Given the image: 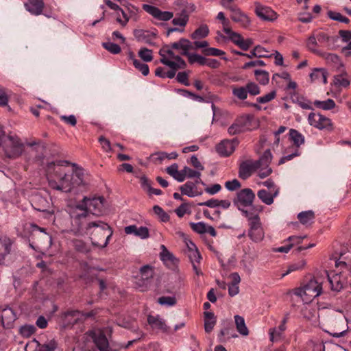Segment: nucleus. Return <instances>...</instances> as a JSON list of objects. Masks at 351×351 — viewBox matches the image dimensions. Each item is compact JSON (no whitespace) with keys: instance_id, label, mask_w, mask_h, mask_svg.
<instances>
[{"instance_id":"obj_1","label":"nucleus","mask_w":351,"mask_h":351,"mask_svg":"<svg viewBox=\"0 0 351 351\" xmlns=\"http://www.w3.org/2000/svg\"><path fill=\"white\" fill-rule=\"evenodd\" d=\"M62 163L69 164L66 160L58 161L57 163L50 162L47 165V179L49 186L55 190L64 193H70L77 187H83L88 184L83 169H76L73 173H63L60 166Z\"/></svg>"},{"instance_id":"obj_2","label":"nucleus","mask_w":351,"mask_h":351,"mask_svg":"<svg viewBox=\"0 0 351 351\" xmlns=\"http://www.w3.org/2000/svg\"><path fill=\"white\" fill-rule=\"evenodd\" d=\"M71 218V230L75 234H90L92 243L94 245L105 247L107 246V241L105 243H100L97 234L102 233L104 236L106 234L108 238L112 236L113 231L108 223L101 221H91V215L90 213L69 212Z\"/></svg>"},{"instance_id":"obj_3","label":"nucleus","mask_w":351,"mask_h":351,"mask_svg":"<svg viewBox=\"0 0 351 351\" xmlns=\"http://www.w3.org/2000/svg\"><path fill=\"white\" fill-rule=\"evenodd\" d=\"M350 253H351V246ZM346 259L347 257H346L345 254L343 253H341L338 259H335L336 267H340V269H342V271H341L339 273L330 276L328 274L327 271H324L328 281L330 283V289L333 291H340L346 286L348 283L346 272L348 271L350 274H351V261L347 262Z\"/></svg>"},{"instance_id":"obj_4","label":"nucleus","mask_w":351,"mask_h":351,"mask_svg":"<svg viewBox=\"0 0 351 351\" xmlns=\"http://www.w3.org/2000/svg\"><path fill=\"white\" fill-rule=\"evenodd\" d=\"M326 332L334 337H343L348 329L347 319L342 311H335L326 319Z\"/></svg>"},{"instance_id":"obj_5","label":"nucleus","mask_w":351,"mask_h":351,"mask_svg":"<svg viewBox=\"0 0 351 351\" xmlns=\"http://www.w3.org/2000/svg\"><path fill=\"white\" fill-rule=\"evenodd\" d=\"M322 282H319L317 278H313L310 280L303 287L296 289L294 293L301 297L306 302H311L322 293Z\"/></svg>"},{"instance_id":"obj_6","label":"nucleus","mask_w":351,"mask_h":351,"mask_svg":"<svg viewBox=\"0 0 351 351\" xmlns=\"http://www.w3.org/2000/svg\"><path fill=\"white\" fill-rule=\"evenodd\" d=\"M3 149L7 158L15 159L22 154L24 145L17 136L9 135L3 140Z\"/></svg>"},{"instance_id":"obj_7","label":"nucleus","mask_w":351,"mask_h":351,"mask_svg":"<svg viewBox=\"0 0 351 351\" xmlns=\"http://www.w3.org/2000/svg\"><path fill=\"white\" fill-rule=\"evenodd\" d=\"M254 116L250 114L241 115L235 119L232 124L228 128L230 135H237L254 128Z\"/></svg>"},{"instance_id":"obj_8","label":"nucleus","mask_w":351,"mask_h":351,"mask_svg":"<svg viewBox=\"0 0 351 351\" xmlns=\"http://www.w3.org/2000/svg\"><path fill=\"white\" fill-rule=\"evenodd\" d=\"M84 336L87 340H92L99 351H114L110 347L108 340L101 329L88 330Z\"/></svg>"},{"instance_id":"obj_9","label":"nucleus","mask_w":351,"mask_h":351,"mask_svg":"<svg viewBox=\"0 0 351 351\" xmlns=\"http://www.w3.org/2000/svg\"><path fill=\"white\" fill-rule=\"evenodd\" d=\"M222 6L231 12L230 18L234 22L239 23L244 28L250 25V20L249 17L237 5H228L223 1L222 2Z\"/></svg>"},{"instance_id":"obj_10","label":"nucleus","mask_w":351,"mask_h":351,"mask_svg":"<svg viewBox=\"0 0 351 351\" xmlns=\"http://www.w3.org/2000/svg\"><path fill=\"white\" fill-rule=\"evenodd\" d=\"M308 121L311 126L320 130L331 131L332 130L331 120L321 114L311 112L308 117Z\"/></svg>"},{"instance_id":"obj_11","label":"nucleus","mask_w":351,"mask_h":351,"mask_svg":"<svg viewBox=\"0 0 351 351\" xmlns=\"http://www.w3.org/2000/svg\"><path fill=\"white\" fill-rule=\"evenodd\" d=\"M255 197V194L251 189H243L237 193L236 197L233 199V203L237 207L241 206L243 207L252 206Z\"/></svg>"},{"instance_id":"obj_12","label":"nucleus","mask_w":351,"mask_h":351,"mask_svg":"<svg viewBox=\"0 0 351 351\" xmlns=\"http://www.w3.org/2000/svg\"><path fill=\"white\" fill-rule=\"evenodd\" d=\"M248 237L255 243L261 242L265 237V232L260 218L255 219V221L248 223Z\"/></svg>"},{"instance_id":"obj_13","label":"nucleus","mask_w":351,"mask_h":351,"mask_svg":"<svg viewBox=\"0 0 351 351\" xmlns=\"http://www.w3.org/2000/svg\"><path fill=\"white\" fill-rule=\"evenodd\" d=\"M154 276L153 267L147 265L140 269V278L136 282V285L141 288V291H144Z\"/></svg>"},{"instance_id":"obj_14","label":"nucleus","mask_w":351,"mask_h":351,"mask_svg":"<svg viewBox=\"0 0 351 351\" xmlns=\"http://www.w3.org/2000/svg\"><path fill=\"white\" fill-rule=\"evenodd\" d=\"M239 141L237 138L232 140L225 139L219 143L217 147V153L221 156H229L233 153Z\"/></svg>"},{"instance_id":"obj_15","label":"nucleus","mask_w":351,"mask_h":351,"mask_svg":"<svg viewBox=\"0 0 351 351\" xmlns=\"http://www.w3.org/2000/svg\"><path fill=\"white\" fill-rule=\"evenodd\" d=\"M142 8L146 12L160 21H167L173 16V12L162 11L159 8L149 4H143Z\"/></svg>"},{"instance_id":"obj_16","label":"nucleus","mask_w":351,"mask_h":351,"mask_svg":"<svg viewBox=\"0 0 351 351\" xmlns=\"http://www.w3.org/2000/svg\"><path fill=\"white\" fill-rule=\"evenodd\" d=\"M255 13L264 21H273L277 19V14L273 10L258 2L255 3Z\"/></svg>"},{"instance_id":"obj_17","label":"nucleus","mask_w":351,"mask_h":351,"mask_svg":"<svg viewBox=\"0 0 351 351\" xmlns=\"http://www.w3.org/2000/svg\"><path fill=\"white\" fill-rule=\"evenodd\" d=\"M258 167L253 160H245L241 163L239 169V176L245 180L251 176L253 171L258 169Z\"/></svg>"},{"instance_id":"obj_18","label":"nucleus","mask_w":351,"mask_h":351,"mask_svg":"<svg viewBox=\"0 0 351 351\" xmlns=\"http://www.w3.org/2000/svg\"><path fill=\"white\" fill-rule=\"evenodd\" d=\"M2 325L5 328H10L16 319V315L10 307L0 308Z\"/></svg>"},{"instance_id":"obj_19","label":"nucleus","mask_w":351,"mask_h":351,"mask_svg":"<svg viewBox=\"0 0 351 351\" xmlns=\"http://www.w3.org/2000/svg\"><path fill=\"white\" fill-rule=\"evenodd\" d=\"M134 36L138 42L144 43L149 45H154V40L156 38V34L145 31L143 29H136L134 32Z\"/></svg>"},{"instance_id":"obj_20","label":"nucleus","mask_w":351,"mask_h":351,"mask_svg":"<svg viewBox=\"0 0 351 351\" xmlns=\"http://www.w3.org/2000/svg\"><path fill=\"white\" fill-rule=\"evenodd\" d=\"M105 199L103 197L89 198V212L90 215H101L104 207Z\"/></svg>"},{"instance_id":"obj_21","label":"nucleus","mask_w":351,"mask_h":351,"mask_svg":"<svg viewBox=\"0 0 351 351\" xmlns=\"http://www.w3.org/2000/svg\"><path fill=\"white\" fill-rule=\"evenodd\" d=\"M279 193L278 189H274L273 191H268L266 189H261L257 193L258 197L266 205H271L274 203V198Z\"/></svg>"},{"instance_id":"obj_22","label":"nucleus","mask_w":351,"mask_h":351,"mask_svg":"<svg viewBox=\"0 0 351 351\" xmlns=\"http://www.w3.org/2000/svg\"><path fill=\"white\" fill-rule=\"evenodd\" d=\"M45 3L43 0H28L25 7L31 14L40 15L44 9Z\"/></svg>"},{"instance_id":"obj_23","label":"nucleus","mask_w":351,"mask_h":351,"mask_svg":"<svg viewBox=\"0 0 351 351\" xmlns=\"http://www.w3.org/2000/svg\"><path fill=\"white\" fill-rule=\"evenodd\" d=\"M328 73L324 68H315L310 74V77L313 82H322L324 84L327 83Z\"/></svg>"},{"instance_id":"obj_24","label":"nucleus","mask_w":351,"mask_h":351,"mask_svg":"<svg viewBox=\"0 0 351 351\" xmlns=\"http://www.w3.org/2000/svg\"><path fill=\"white\" fill-rule=\"evenodd\" d=\"M97 269L88 267L87 265L84 266V272L80 276L86 284L93 282L95 279H98Z\"/></svg>"},{"instance_id":"obj_25","label":"nucleus","mask_w":351,"mask_h":351,"mask_svg":"<svg viewBox=\"0 0 351 351\" xmlns=\"http://www.w3.org/2000/svg\"><path fill=\"white\" fill-rule=\"evenodd\" d=\"M128 58L132 61L134 67L141 72L144 76H147L149 74V69L148 65L136 59L133 52L130 51L128 53Z\"/></svg>"},{"instance_id":"obj_26","label":"nucleus","mask_w":351,"mask_h":351,"mask_svg":"<svg viewBox=\"0 0 351 351\" xmlns=\"http://www.w3.org/2000/svg\"><path fill=\"white\" fill-rule=\"evenodd\" d=\"M174 60L176 61H172L169 59H160V62L166 66H168L171 69H185L186 67V62L179 56H176Z\"/></svg>"},{"instance_id":"obj_27","label":"nucleus","mask_w":351,"mask_h":351,"mask_svg":"<svg viewBox=\"0 0 351 351\" xmlns=\"http://www.w3.org/2000/svg\"><path fill=\"white\" fill-rule=\"evenodd\" d=\"M180 190L182 195H185L191 197H195L201 194L197 192L196 183H193V182H186L184 185L180 187Z\"/></svg>"},{"instance_id":"obj_28","label":"nucleus","mask_w":351,"mask_h":351,"mask_svg":"<svg viewBox=\"0 0 351 351\" xmlns=\"http://www.w3.org/2000/svg\"><path fill=\"white\" fill-rule=\"evenodd\" d=\"M162 252H160V256L162 261L168 266H175L178 262L176 257L171 253L167 247L164 245H161Z\"/></svg>"},{"instance_id":"obj_29","label":"nucleus","mask_w":351,"mask_h":351,"mask_svg":"<svg viewBox=\"0 0 351 351\" xmlns=\"http://www.w3.org/2000/svg\"><path fill=\"white\" fill-rule=\"evenodd\" d=\"M304 351H325L324 343L319 339H311L306 343Z\"/></svg>"},{"instance_id":"obj_30","label":"nucleus","mask_w":351,"mask_h":351,"mask_svg":"<svg viewBox=\"0 0 351 351\" xmlns=\"http://www.w3.org/2000/svg\"><path fill=\"white\" fill-rule=\"evenodd\" d=\"M216 317L212 312H204V329L207 333L210 332L216 324Z\"/></svg>"},{"instance_id":"obj_31","label":"nucleus","mask_w":351,"mask_h":351,"mask_svg":"<svg viewBox=\"0 0 351 351\" xmlns=\"http://www.w3.org/2000/svg\"><path fill=\"white\" fill-rule=\"evenodd\" d=\"M11 244L9 239H0V265L3 263L5 256L10 252Z\"/></svg>"},{"instance_id":"obj_32","label":"nucleus","mask_w":351,"mask_h":351,"mask_svg":"<svg viewBox=\"0 0 351 351\" xmlns=\"http://www.w3.org/2000/svg\"><path fill=\"white\" fill-rule=\"evenodd\" d=\"M289 137L295 145L294 147H291L292 149H298V147L304 143V136L295 129H291L289 130Z\"/></svg>"},{"instance_id":"obj_33","label":"nucleus","mask_w":351,"mask_h":351,"mask_svg":"<svg viewBox=\"0 0 351 351\" xmlns=\"http://www.w3.org/2000/svg\"><path fill=\"white\" fill-rule=\"evenodd\" d=\"M286 330V326L280 324L278 328H272L269 330V339L271 342H276L281 339L282 334Z\"/></svg>"},{"instance_id":"obj_34","label":"nucleus","mask_w":351,"mask_h":351,"mask_svg":"<svg viewBox=\"0 0 351 351\" xmlns=\"http://www.w3.org/2000/svg\"><path fill=\"white\" fill-rule=\"evenodd\" d=\"M237 331L243 336H247L249 330L246 326L245 319L242 316L237 315L234 317Z\"/></svg>"},{"instance_id":"obj_35","label":"nucleus","mask_w":351,"mask_h":351,"mask_svg":"<svg viewBox=\"0 0 351 351\" xmlns=\"http://www.w3.org/2000/svg\"><path fill=\"white\" fill-rule=\"evenodd\" d=\"M147 322L153 328L160 330H166V324L165 322L158 316L149 315L147 317Z\"/></svg>"},{"instance_id":"obj_36","label":"nucleus","mask_w":351,"mask_h":351,"mask_svg":"<svg viewBox=\"0 0 351 351\" xmlns=\"http://www.w3.org/2000/svg\"><path fill=\"white\" fill-rule=\"evenodd\" d=\"M298 219L303 225L311 223L315 219L314 212L312 210L301 212L298 215Z\"/></svg>"},{"instance_id":"obj_37","label":"nucleus","mask_w":351,"mask_h":351,"mask_svg":"<svg viewBox=\"0 0 351 351\" xmlns=\"http://www.w3.org/2000/svg\"><path fill=\"white\" fill-rule=\"evenodd\" d=\"M272 159V154L271 153L270 149H267L264 152L262 156L260 158L259 160H256L255 162L258 167H261L262 166H269Z\"/></svg>"},{"instance_id":"obj_38","label":"nucleus","mask_w":351,"mask_h":351,"mask_svg":"<svg viewBox=\"0 0 351 351\" xmlns=\"http://www.w3.org/2000/svg\"><path fill=\"white\" fill-rule=\"evenodd\" d=\"M209 29L208 25H202L191 34V38L193 40L200 39L206 37L208 35Z\"/></svg>"},{"instance_id":"obj_39","label":"nucleus","mask_w":351,"mask_h":351,"mask_svg":"<svg viewBox=\"0 0 351 351\" xmlns=\"http://www.w3.org/2000/svg\"><path fill=\"white\" fill-rule=\"evenodd\" d=\"M350 84V81L346 73L337 75L334 77V84L337 86L346 88L349 86Z\"/></svg>"},{"instance_id":"obj_40","label":"nucleus","mask_w":351,"mask_h":351,"mask_svg":"<svg viewBox=\"0 0 351 351\" xmlns=\"http://www.w3.org/2000/svg\"><path fill=\"white\" fill-rule=\"evenodd\" d=\"M317 43L315 34H312L308 38L306 45L311 52L319 55L321 54V51L317 49Z\"/></svg>"},{"instance_id":"obj_41","label":"nucleus","mask_w":351,"mask_h":351,"mask_svg":"<svg viewBox=\"0 0 351 351\" xmlns=\"http://www.w3.org/2000/svg\"><path fill=\"white\" fill-rule=\"evenodd\" d=\"M89 198L84 197L82 202L76 205L73 208L71 209L69 212H76L80 213V212L90 213L89 212Z\"/></svg>"},{"instance_id":"obj_42","label":"nucleus","mask_w":351,"mask_h":351,"mask_svg":"<svg viewBox=\"0 0 351 351\" xmlns=\"http://www.w3.org/2000/svg\"><path fill=\"white\" fill-rule=\"evenodd\" d=\"M314 105L319 108L324 110L333 109L335 107V103L332 99H328L326 101L315 100Z\"/></svg>"},{"instance_id":"obj_43","label":"nucleus","mask_w":351,"mask_h":351,"mask_svg":"<svg viewBox=\"0 0 351 351\" xmlns=\"http://www.w3.org/2000/svg\"><path fill=\"white\" fill-rule=\"evenodd\" d=\"M254 75L257 81L263 85H266L269 82V73L265 70H255Z\"/></svg>"},{"instance_id":"obj_44","label":"nucleus","mask_w":351,"mask_h":351,"mask_svg":"<svg viewBox=\"0 0 351 351\" xmlns=\"http://www.w3.org/2000/svg\"><path fill=\"white\" fill-rule=\"evenodd\" d=\"M186 56L190 64L198 63L199 65H205L206 58L199 54L189 53Z\"/></svg>"},{"instance_id":"obj_45","label":"nucleus","mask_w":351,"mask_h":351,"mask_svg":"<svg viewBox=\"0 0 351 351\" xmlns=\"http://www.w3.org/2000/svg\"><path fill=\"white\" fill-rule=\"evenodd\" d=\"M232 94L234 96L241 100H244L247 97V90L243 86H235L232 88Z\"/></svg>"},{"instance_id":"obj_46","label":"nucleus","mask_w":351,"mask_h":351,"mask_svg":"<svg viewBox=\"0 0 351 351\" xmlns=\"http://www.w3.org/2000/svg\"><path fill=\"white\" fill-rule=\"evenodd\" d=\"M138 55L145 62H150L153 60L152 50L145 47L141 48Z\"/></svg>"},{"instance_id":"obj_47","label":"nucleus","mask_w":351,"mask_h":351,"mask_svg":"<svg viewBox=\"0 0 351 351\" xmlns=\"http://www.w3.org/2000/svg\"><path fill=\"white\" fill-rule=\"evenodd\" d=\"M179 42L180 49L182 50V55L186 56L189 53V50L193 49L192 43L185 38H181Z\"/></svg>"},{"instance_id":"obj_48","label":"nucleus","mask_w":351,"mask_h":351,"mask_svg":"<svg viewBox=\"0 0 351 351\" xmlns=\"http://www.w3.org/2000/svg\"><path fill=\"white\" fill-rule=\"evenodd\" d=\"M328 16L330 19L337 21L339 22H341V23H348L350 22V20L348 18L343 16L339 12L329 11L328 12Z\"/></svg>"},{"instance_id":"obj_49","label":"nucleus","mask_w":351,"mask_h":351,"mask_svg":"<svg viewBox=\"0 0 351 351\" xmlns=\"http://www.w3.org/2000/svg\"><path fill=\"white\" fill-rule=\"evenodd\" d=\"M160 305L172 306L176 304V298L174 296H162L158 299Z\"/></svg>"},{"instance_id":"obj_50","label":"nucleus","mask_w":351,"mask_h":351,"mask_svg":"<svg viewBox=\"0 0 351 351\" xmlns=\"http://www.w3.org/2000/svg\"><path fill=\"white\" fill-rule=\"evenodd\" d=\"M104 49L112 54H118L121 52V47L119 45L112 42H106L102 44Z\"/></svg>"},{"instance_id":"obj_51","label":"nucleus","mask_w":351,"mask_h":351,"mask_svg":"<svg viewBox=\"0 0 351 351\" xmlns=\"http://www.w3.org/2000/svg\"><path fill=\"white\" fill-rule=\"evenodd\" d=\"M36 331V327L33 325H25L20 328V334L24 337H29Z\"/></svg>"},{"instance_id":"obj_52","label":"nucleus","mask_w":351,"mask_h":351,"mask_svg":"<svg viewBox=\"0 0 351 351\" xmlns=\"http://www.w3.org/2000/svg\"><path fill=\"white\" fill-rule=\"evenodd\" d=\"M171 46L165 45L159 51V54L161 56L160 59H167V56H169L171 58L174 59L176 56L174 52L170 48Z\"/></svg>"},{"instance_id":"obj_53","label":"nucleus","mask_w":351,"mask_h":351,"mask_svg":"<svg viewBox=\"0 0 351 351\" xmlns=\"http://www.w3.org/2000/svg\"><path fill=\"white\" fill-rule=\"evenodd\" d=\"M189 20V16L184 10L179 17H176L173 19L172 23L174 25L185 26Z\"/></svg>"},{"instance_id":"obj_54","label":"nucleus","mask_w":351,"mask_h":351,"mask_svg":"<svg viewBox=\"0 0 351 351\" xmlns=\"http://www.w3.org/2000/svg\"><path fill=\"white\" fill-rule=\"evenodd\" d=\"M153 210L156 214L162 221L166 222L169 220V215L159 206L156 205L153 207Z\"/></svg>"},{"instance_id":"obj_55","label":"nucleus","mask_w":351,"mask_h":351,"mask_svg":"<svg viewBox=\"0 0 351 351\" xmlns=\"http://www.w3.org/2000/svg\"><path fill=\"white\" fill-rule=\"evenodd\" d=\"M189 225H190V227L191 228V229L194 232H195L198 234L206 233V225L204 222H198V223L191 222L189 223Z\"/></svg>"},{"instance_id":"obj_56","label":"nucleus","mask_w":351,"mask_h":351,"mask_svg":"<svg viewBox=\"0 0 351 351\" xmlns=\"http://www.w3.org/2000/svg\"><path fill=\"white\" fill-rule=\"evenodd\" d=\"M73 244L76 250L80 252H88V247L86 244L82 240L75 239L73 241Z\"/></svg>"},{"instance_id":"obj_57","label":"nucleus","mask_w":351,"mask_h":351,"mask_svg":"<svg viewBox=\"0 0 351 351\" xmlns=\"http://www.w3.org/2000/svg\"><path fill=\"white\" fill-rule=\"evenodd\" d=\"M241 186L240 182L237 179L229 180L225 182V187L230 191H234Z\"/></svg>"},{"instance_id":"obj_58","label":"nucleus","mask_w":351,"mask_h":351,"mask_svg":"<svg viewBox=\"0 0 351 351\" xmlns=\"http://www.w3.org/2000/svg\"><path fill=\"white\" fill-rule=\"evenodd\" d=\"M305 265L304 261H301L298 263L292 264L289 266L287 271L282 274V277H285L286 275L290 274L292 271L302 269Z\"/></svg>"},{"instance_id":"obj_59","label":"nucleus","mask_w":351,"mask_h":351,"mask_svg":"<svg viewBox=\"0 0 351 351\" xmlns=\"http://www.w3.org/2000/svg\"><path fill=\"white\" fill-rule=\"evenodd\" d=\"M189 73H191L190 71L179 72L177 75L176 80H178V82H180L185 86H189L190 83L188 80V77H189Z\"/></svg>"},{"instance_id":"obj_60","label":"nucleus","mask_w":351,"mask_h":351,"mask_svg":"<svg viewBox=\"0 0 351 351\" xmlns=\"http://www.w3.org/2000/svg\"><path fill=\"white\" fill-rule=\"evenodd\" d=\"M203 52L206 56H221L225 54L223 51L214 47L206 48L203 51Z\"/></svg>"},{"instance_id":"obj_61","label":"nucleus","mask_w":351,"mask_h":351,"mask_svg":"<svg viewBox=\"0 0 351 351\" xmlns=\"http://www.w3.org/2000/svg\"><path fill=\"white\" fill-rule=\"evenodd\" d=\"M319 55L323 57L328 62H333L337 64L339 62L338 56L335 53H324L321 51V54Z\"/></svg>"},{"instance_id":"obj_62","label":"nucleus","mask_w":351,"mask_h":351,"mask_svg":"<svg viewBox=\"0 0 351 351\" xmlns=\"http://www.w3.org/2000/svg\"><path fill=\"white\" fill-rule=\"evenodd\" d=\"M57 344L55 341H50L49 343L39 346L36 351H54Z\"/></svg>"},{"instance_id":"obj_63","label":"nucleus","mask_w":351,"mask_h":351,"mask_svg":"<svg viewBox=\"0 0 351 351\" xmlns=\"http://www.w3.org/2000/svg\"><path fill=\"white\" fill-rule=\"evenodd\" d=\"M183 172L185 174L186 178H194L195 177L201 176V172L199 171L193 170L186 166L183 168Z\"/></svg>"},{"instance_id":"obj_64","label":"nucleus","mask_w":351,"mask_h":351,"mask_svg":"<svg viewBox=\"0 0 351 351\" xmlns=\"http://www.w3.org/2000/svg\"><path fill=\"white\" fill-rule=\"evenodd\" d=\"M228 35L229 39L232 43H234L236 45L239 47V45L243 38L242 37V36L240 34L233 32V31H232L231 33L228 34Z\"/></svg>"}]
</instances>
